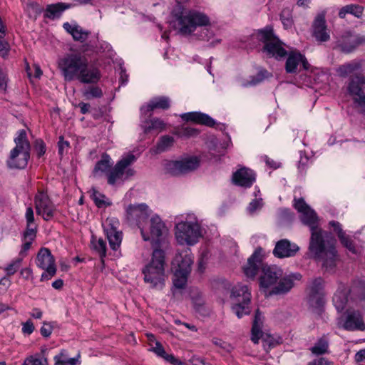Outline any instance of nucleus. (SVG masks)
<instances>
[{
  "label": "nucleus",
  "mask_w": 365,
  "mask_h": 365,
  "mask_svg": "<svg viewBox=\"0 0 365 365\" xmlns=\"http://www.w3.org/2000/svg\"><path fill=\"white\" fill-rule=\"evenodd\" d=\"M118 220L115 217L107 218L103 223L109 245L113 250H117L121 244L122 232L118 230Z\"/></svg>",
  "instance_id": "dca6fc26"
},
{
  "label": "nucleus",
  "mask_w": 365,
  "mask_h": 365,
  "mask_svg": "<svg viewBox=\"0 0 365 365\" xmlns=\"http://www.w3.org/2000/svg\"><path fill=\"white\" fill-rule=\"evenodd\" d=\"M365 43V37L346 32L336 42L335 48L349 53L354 51L359 45Z\"/></svg>",
  "instance_id": "f3484780"
},
{
  "label": "nucleus",
  "mask_w": 365,
  "mask_h": 365,
  "mask_svg": "<svg viewBox=\"0 0 365 365\" xmlns=\"http://www.w3.org/2000/svg\"><path fill=\"white\" fill-rule=\"evenodd\" d=\"M313 36L317 41L320 42L327 41L330 38L325 17L322 14L318 15L314 21Z\"/></svg>",
  "instance_id": "393cba45"
},
{
  "label": "nucleus",
  "mask_w": 365,
  "mask_h": 365,
  "mask_svg": "<svg viewBox=\"0 0 365 365\" xmlns=\"http://www.w3.org/2000/svg\"><path fill=\"white\" fill-rule=\"evenodd\" d=\"M350 299H365V282L362 280H355L351 285H348Z\"/></svg>",
  "instance_id": "f704fd0d"
},
{
  "label": "nucleus",
  "mask_w": 365,
  "mask_h": 365,
  "mask_svg": "<svg viewBox=\"0 0 365 365\" xmlns=\"http://www.w3.org/2000/svg\"><path fill=\"white\" fill-rule=\"evenodd\" d=\"M23 365H48V361L43 352L36 353L26 357Z\"/></svg>",
  "instance_id": "c03bdc74"
},
{
  "label": "nucleus",
  "mask_w": 365,
  "mask_h": 365,
  "mask_svg": "<svg viewBox=\"0 0 365 365\" xmlns=\"http://www.w3.org/2000/svg\"><path fill=\"white\" fill-rule=\"evenodd\" d=\"M25 217L26 220V229L24 232V240L34 241L36 236L37 228L36 226L32 227V224L34 223V213L33 208L29 207L26 208Z\"/></svg>",
  "instance_id": "2f4dec72"
},
{
  "label": "nucleus",
  "mask_w": 365,
  "mask_h": 365,
  "mask_svg": "<svg viewBox=\"0 0 365 365\" xmlns=\"http://www.w3.org/2000/svg\"><path fill=\"white\" fill-rule=\"evenodd\" d=\"M170 107V99L167 96L153 98L147 105L140 108L142 113L153 111L155 109L167 110Z\"/></svg>",
  "instance_id": "c85d7f7f"
},
{
  "label": "nucleus",
  "mask_w": 365,
  "mask_h": 365,
  "mask_svg": "<svg viewBox=\"0 0 365 365\" xmlns=\"http://www.w3.org/2000/svg\"><path fill=\"white\" fill-rule=\"evenodd\" d=\"M37 267L45 272L41 274V281L48 280L56 273L55 259L49 249L42 247L39 250L36 259Z\"/></svg>",
  "instance_id": "4468645a"
},
{
  "label": "nucleus",
  "mask_w": 365,
  "mask_h": 365,
  "mask_svg": "<svg viewBox=\"0 0 365 365\" xmlns=\"http://www.w3.org/2000/svg\"><path fill=\"white\" fill-rule=\"evenodd\" d=\"M62 354L54 356L55 365H76L78 364L77 358H70L68 359H61Z\"/></svg>",
  "instance_id": "864d4df0"
},
{
  "label": "nucleus",
  "mask_w": 365,
  "mask_h": 365,
  "mask_svg": "<svg viewBox=\"0 0 365 365\" xmlns=\"http://www.w3.org/2000/svg\"><path fill=\"white\" fill-rule=\"evenodd\" d=\"M34 150L38 158L43 156L46 153V144L41 139H37L34 143Z\"/></svg>",
  "instance_id": "6e6d98bb"
},
{
  "label": "nucleus",
  "mask_w": 365,
  "mask_h": 365,
  "mask_svg": "<svg viewBox=\"0 0 365 365\" xmlns=\"http://www.w3.org/2000/svg\"><path fill=\"white\" fill-rule=\"evenodd\" d=\"M258 38L264 43L263 52L269 57L281 59L287 55V52L283 47V43L274 34L272 28H265L258 33Z\"/></svg>",
  "instance_id": "6e6552de"
},
{
  "label": "nucleus",
  "mask_w": 365,
  "mask_h": 365,
  "mask_svg": "<svg viewBox=\"0 0 365 365\" xmlns=\"http://www.w3.org/2000/svg\"><path fill=\"white\" fill-rule=\"evenodd\" d=\"M14 142L16 146L11 150L6 165L11 169H24L28 165L31 151V145L25 130L18 131Z\"/></svg>",
  "instance_id": "423d86ee"
},
{
  "label": "nucleus",
  "mask_w": 365,
  "mask_h": 365,
  "mask_svg": "<svg viewBox=\"0 0 365 365\" xmlns=\"http://www.w3.org/2000/svg\"><path fill=\"white\" fill-rule=\"evenodd\" d=\"M180 118L185 121H191L195 123L213 127L215 121L207 114L200 112H189L180 115Z\"/></svg>",
  "instance_id": "bb28decb"
},
{
  "label": "nucleus",
  "mask_w": 365,
  "mask_h": 365,
  "mask_svg": "<svg viewBox=\"0 0 365 365\" xmlns=\"http://www.w3.org/2000/svg\"><path fill=\"white\" fill-rule=\"evenodd\" d=\"M143 239L150 241L153 247L158 246L168 235V230L158 215L153 216L150 220V231L147 232L144 227L140 229Z\"/></svg>",
  "instance_id": "f8f14e48"
},
{
  "label": "nucleus",
  "mask_w": 365,
  "mask_h": 365,
  "mask_svg": "<svg viewBox=\"0 0 365 365\" xmlns=\"http://www.w3.org/2000/svg\"><path fill=\"white\" fill-rule=\"evenodd\" d=\"M63 27L72 36L74 41L81 43L85 42L90 34L88 31L83 29L78 24L71 25L68 22H66L63 24Z\"/></svg>",
  "instance_id": "c756f323"
},
{
  "label": "nucleus",
  "mask_w": 365,
  "mask_h": 365,
  "mask_svg": "<svg viewBox=\"0 0 365 365\" xmlns=\"http://www.w3.org/2000/svg\"><path fill=\"white\" fill-rule=\"evenodd\" d=\"M126 214L128 219L135 221L138 227L141 229L143 227V223L148 218L150 210L148 206L144 203L130 205L126 209Z\"/></svg>",
  "instance_id": "a211bd4d"
},
{
  "label": "nucleus",
  "mask_w": 365,
  "mask_h": 365,
  "mask_svg": "<svg viewBox=\"0 0 365 365\" xmlns=\"http://www.w3.org/2000/svg\"><path fill=\"white\" fill-rule=\"evenodd\" d=\"M152 351L155 352L158 356H160L165 359L166 356L168 354L165 352L164 348L161 345V344L158 341L155 343V346L152 349Z\"/></svg>",
  "instance_id": "bf43d9fd"
},
{
  "label": "nucleus",
  "mask_w": 365,
  "mask_h": 365,
  "mask_svg": "<svg viewBox=\"0 0 365 365\" xmlns=\"http://www.w3.org/2000/svg\"><path fill=\"white\" fill-rule=\"evenodd\" d=\"M299 251V247L287 239L278 241L273 250V255L277 258L294 257Z\"/></svg>",
  "instance_id": "6ab92c4d"
},
{
  "label": "nucleus",
  "mask_w": 365,
  "mask_h": 365,
  "mask_svg": "<svg viewBox=\"0 0 365 365\" xmlns=\"http://www.w3.org/2000/svg\"><path fill=\"white\" fill-rule=\"evenodd\" d=\"M307 365H330V362L326 358L320 357L309 361Z\"/></svg>",
  "instance_id": "69168bd1"
},
{
  "label": "nucleus",
  "mask_w": 365,
  "mask_h": 365,
  "mask_svg": "<svg viewBox=\"0 0 365 365\" xmlns=\"http://www.w3.org/2000/svg\"><path fill=\"white\" fill-rule=\"evenodd\" d=\"M324 281L321 277L314 279L309 287L310 294H324L323 292Z\"/></svg>",
  "instance_id": "8fccbe9b"
},
{
  "label": "nucleus",
  "mask_w": 365,
  "mask_h": 365,
  "mask_svg": "<svg viewBox=\"0 0 365 365\" xmlns=\"http://www.w3.org/2000/svg\"><path fill=\"white\" fill-rule=\"evenodd\" d=\"M309 158L307 156L301 155L300 160H299L298 169L301 173L305 172L309 163Z\"/></svg>",
  "instance_id": "680f3d73"
},
{
  "label": "nucleus",
  "mask_w": 365,
  "mask_h": 365,
  "mask_svg": "<svg viewBox=\"0 0 365 365\" xmlns=\"http://www.w3.org/2000/svg\"><path fill=\"white\" fill-rule=\"evenodd\" d=\"M71 7L70 4L65 3L51 4L46 6L44 11V18L51 20L59 19L63 12Z\"/></svg>",
  "instance_id": "7c9ffc66"
},
{
  "label": "nucleus",
  "mask_w": 365,
  "mask_h": 365,
  "mask_svg": "<svg viewBox=\"0 0 365 365\" xmlns=\"http://www.w3.org/2000/svg\"><path fill=\"white\" fill-rule=\"evenodd\" d=\"M58 68L66 81H78L83 84H97L102 78L98 66L89 61L81 52L70 53L58 61Z\"/></svg>",
  "instance_id": "f03ea898"
},
{
  "label": "nucleus",
  "mask_w": 365,
  "mask_h": 365,
  "mask_svg": "<svg viewBox=\"0 0 365 365\" xmlns=\"http://www.w3.org/2000/svg\"><path fill=\"white\" fill-rule=\"evenodd\" d=\"M209 23H210V21ZM208 25H210V24L199 26L200 28V34L198 35V38L200 39L203 41H209L210 38L212 36V31L206 27ZM198 26H197L196 28ZM196 29H195V30Z\"/></svg>",
  "instance_id": "5fc2aeb1"
},
{
  "label": "nucleus",
  "mask_w": 365,
  "mask_h": 365,
  "mask_svg": "<svg viewBox=\"0 0 365 365\" xmlns=\"http://www.w3.org/2000/svg\"><path fill=\"white\" fill-rule=\"evenodd\" d=\"M23 261V257H18L10 262L4 268V272L7 276L14 275L20 269Z\"/></svg>",
  "instance_id": "de8ad7c7"
},
{
  "label": "nucleus",
  "mask_w": 365,
  "mask_h": 365,
  "mask_svg": "<svg viewBox=\"0 0 365 365\" xmlns=\"http://www.w3.org/2000/svg\"><path fill=\"white\" fill-rule=\"evenodd\" d=\"M280 19L285 29L290 28L293 23L290 9H283L280 14Z\"/></svg>",
  "instance_id": "3c124183"
},
{
  "label": "nucleus",
  "mask_w": 365,
  "mask_h": 365,
  "mask_svg": "<svg viewBox=\"0 0 365 365\" xmlns=\"http://www.w3.org/2000/svg\"><path fill=\"white\" fill-rule=\"evenodd\" d=\"M342 327L348 331H364L365 324L363 322L361 313L359 311L348 310L345 318L343 319Z\"/></svg>",
  "instance_id": "412c9836"
},
{
  "label": "nucleus",
  "mask_w": 365,
  "mask_h": 365,
  "mask_svg": "<svg viewBox=\"0 0 365 365\" xmlns=\"http://www.w3.org/2000/svg\"><path fill=\"white\" fill-rule=\"evenodd\" d=\"M294 207L301 213L302 222L310 228L309 251L311 257L322 261V266L327 272L334 271L338 260L335 239L331 233L319 227L317 213L302 197L294 198Z\"/></svg>",
  "instance_id": "f257e3e1"
},
{
  "label": "nucleus",
  "mask_w": 365,
  "mask_h": 365,
  "mask_svg": "<svg viewBox=\"0 0 365 365\" xmlns=\"http://www.w3.org/2000/svg\"><path fill=\"white\" fill-rule=\"evenodd\" d=\"M193 263V257L190 250L176 254L173 262V271H180L185 274H190Z\"/></svg>",
  "instance_id": "aec40b11"
},
{
  "label": "nucleus",
  "mask_w": 365,
  "mask_h": 365,
  "mask_svg": "<svg viewBox=\"0 0 365 365\" xmlns=\"http://www.w3.org/2000/svg\"><path fill=\"white\" fill-rule=\"evenodd\" d=\"M264 264L261 259V249H257L247 260V265L244 267L245 274L250 278H254L259 267Z\"/></svg>",
  "instance_id": "a878e982"
},
{
  "label": "nucleus",
  "mask_w": 365,
  "mask_h": 365,
  "mask_svg": "<svg viewBox=\"0 0 365 365\" xmlns=\"http://www.w3.org/2000/svg\"><path fill=\"white\" fill-rule=\"evenodd\" d=\"M173 272V288L172 289V292L173 296L177 297L179 294L181 293V290L185 288L187 284V277L189 274H185L180 272V271Z\"/></svg>",
  "instance_id": "c9c22d12"
},
{
  "label": "nucleus",
  "mask_w": 365,
  "mask_h": 365,
  "mask_svg": "<svg viewBox=\"0 0 365 365\" xmlns=\"http://www.w3.org/2000/svg\"><path fill=\"white\" fill-rule=\"evenodd\" d=\"M299 63H302L304 70H308L309 68L310 65L304 55L297 51L290 52L285 65L287 73H296Z\"/></svg>",
  "instance_id": "5701e85b"
},
{
  "label": "nucleus",
  "mask_w": 365,
  "mask_h": 365,
  "mask_svg": "<svg viewBox=\"0 0 365 365\" xmlns=\"http://www.w3.org/2000/svg\"><path fill=\"white\" fill-rule=\"evenodd\" d=\"M173 134L180 138H191L197 136L199 134V130L193 127L182 126L176 128Z\"/></svg>",
  "instance_id": "37998d69"
},
{
  "label": "nucleus",
  "mask_w": 365,
  "mask_h": 365,
  "mask_svg": "<svg viewBox=\"0 0 365 365\" xmlns=\"http://www.w3.org/2000/svg\"><path fill=\"white\" fill-rule=\"evenodd\" d=\"M361 62L358 60H353L340 65L336 68V72L339 76L346 78L356 71L361 70Z\"/></svg>",
  "instance_id": "473e14b6"
},
{
  "label": "nucleus",
  "mask_w": 365,
  "mask_h": 365,
  "mask_svg": "<svg viewBox=\"0 0 365 365\" xmlns=\"http://www.w3.org/2000/svg\"><path fill=\"white\" fill-rule=\"evenodd\" d=\"M69 145H70L69 142L67 140H64V138L63 136H60L59 140L58 142V154L61 156H63L65 153H67Z\"/></svg>",
  "instance_id": "4d7b16f0"
},
{
  "label": "nucleus",
  "mask_w": 365,
  "mask_h": 365,
  "mask_svg": "<svg viewBox=\"0 0 365 365\" xmlns=\"http://www.w3.org/2000/svg\"><path fill=\"white\" fill-rule=\"evenodd\" d=\"M283 271L276 265L262 266L259 277V285L264 292L269 290L267 295H282L288 293L294 287V280L299 279L301 275L294 274L282 277Z\"/></svg>",
  "instance_id": "7ed1b4c3"
},
{
  "label": "nucleus",
  "mask_w": 365,
  "mask_h": 365,
  "mask_svg": "<svg viewBox=\"0 0 365 365\" xmlns=\"http://www.w3.org/2000/svg\"><path fill=\"white\" fill-rule=\"evenodd\" d=\"M201 237V227L194 215H188L185 221L175 225V238L180 245H193Z\"/></svg>",
  "instance_id": "0eeeda50"
},
{
  "label": "nucleus",
  "mask_w": 365,
  "mask_h": 365,
  "mask_svg": "<svg viewBox=\"0 0 365 365\" xmlns=\"http://www.w3.org/2000/svg\"><path fill=\"white\" fill-rule=\"evenodd\" d=\"M176 5L173 10V14L178 21L179 31L184 35L191 34L197 26L207 25L210 22L209 17L204 13L195 11H187L184 4L187 0H175Z\"/></svg>",
  "instance_id": "20e7f679"
},
{
  "label": "nucleus",
  "mask_w": 365,
  "mask_h": 365,
  "mask_svg": "<svg viewBox=\"0 0 365 365\" xmlns=\"http://www.w3.org/2000/svg\"><path fill=\"white\" fill-rule=\"evenodd\" d=\"M364 7L359 4H348L341 7L339 11V16L344 19L346 14H351L356 18H361L363 15Z\"/></svg>",
  "instance_id": "58836bf2"
},
{
  "label": "nucleus",
  "mask_w": 365,
  "mask_h": 365,
  "mask_svg": "<svg viewBox=\"0 0 365 365\" xmlns=\"http://www.w3.org/2000/svg\"><path fill=\"white\" fill-rule=\"evenodd\" d=\"M144 280L155 289H162L165 282V252L154 249L150 261L143 269Z\"/></svg>",
  "instance_id": "39448f33"
},
{
  "label": "nucleus",
  "mask_w": 365,
  "mask_h": 365,
  "mask_svg": "<svg viewBox=\"0 0 365 365\" xmlns=\"http://www.w3.org/2000/svg\"><path fill=\"white\" fill-rule=\"evenodd\" d=\"M7 87V80L5 73L0 68V90L5 91Z\"/></svg>",
  "instance_id": "338daca9"
},
{
  "label": "nucleus",
  "mask_w": 365,
  "mask_h": 365,
  "mask_svg": "<svg viewBox=\"0 0 365 365\" xmlns=\"http://www.w3.org/2000/svg\"><path fill=\"white\" fill-rule=\"evenodd\" d=\"M262 206H263L262 199V198H259V199L256 198V199L252 200L250 202L247 210L250 215H253L257 211L261 210Z\"/></svg>",
  "instance_id": "603ef678"
},
{
  "label": "nucleus",
  "mask_w": 365,
  "mask_h": 365,
  "mask_svg": "<svg viewBox=\"0 0 365 365\" xmlns=\"http://www.w3.org/2000/svg\"><path fill=\"white\" fill-rule=\"evenodd\" d=\"M347 89L352 97L354 108L359 113L365 115V77L356 75L351 78Z\"/></svg>",
  "instance_id": "9b49d317"
},
{
  "label": "nucleus",
  "mask_w": 365,
  "mask_h": 365,
  "mask_svg": "<svg viewBox=\"0 0 365 365\" xmlns=\"http://www.w3.org/2000/svg\"><path fill=\"white\" fill-rule=\"evenodd\" d=\"M91 197L98 208L109 207L112 205V202L103 193L100 192L95 188H92Z\"/></svg>",
  "instance_id": "ea45409f"
},
{
  "label": "nucleus",
  "mask_w": 365,
  "mask_h": 365,
  "mask_svg": "<svg viewBox=\"0 0 365 365\" xmlns=\"http://www.w3.org/2000/svg\"><path fill=\"white\" fill-rule=\"evenodd\" d=\"M232 180L236 185L250 187L255 182V174L251 169L243 167L232 174Z\"/></svg>",
  "instance_id": "4be33fe9"
},
{
  "label": "nucleus",
  "mask_w": 365,
  "mask_h": 365,
  "mask_svg": "<svg viewBox=\"0 0 365 365\" xmlns=\"http://www.w3.org/2000/svg\"><path fill=\"white\" fill-rule=\"evenodd\" d=\"M173 137L170 135L162 136L156 145L158 153H163L169 150L174 144Z\"/></svg>",
  "instance_id": "49530a36"
},
{
  "label": "nucleus",
  "mask_w": 365,
  "mask_h": 365,
  "mask_svg": "<svg viewBox=\"0 0 365 365\" xmlns=\"http://www.w3.org/2000/svg\"><path fill=\"white\" fill-rule=\"evenodd\" d=\"M83 96L86 99L100 98L103 96V91L100 87L91 86L83 91Z\"/></svg>",
  "instance_id": "09e8293b"
},
{
  "label": "nucleus",
  "mask_w": 365,
  "mask_h": 365,
  "mask_svg": "<svg viewBox=\"0 0 365 365\" xmlns=\"http://www.w3.org/2000/svg\"><path fill=\"white\" fill-rule=\"evenodd\" d=\"M350 297L348 285L339 283L338 289L333 297V303L338 312L344 309L346 303Z\"/></svg>",
  "instance_id": "cd10ccee"
},
{
  "label": "nucleus",
  "mask_w": 365,
  "mask_h": 365,
  "mask_svg": "<svg viewBox=\"0 0 365 365\" xmlns=\"http://www.w3.org/2000/svg\"><path fill=\"white\" fill-rule=\"evenodd\" d=\"M34 206L36 214L46 221L51 220L56 211V205L44 190H38L34 196Z\"/></svg>",
  "instance_id": "ddd939ff"
},
{
  "label": "nucleus",
  "mask_w": 365,
  "mask_h": 365,
  "mask_svg": "<svg viewBox=\"0 0 365 365\" xmlns=\"http://www.w3.org/2000/svg\"><path fill=\"white\" fill-rule=\"evenodd\" d=\"M308 303L314 312L319 314L324 304V294H309Z\"/></svg>",
  "instance_id": "a19ab883"
},
{
  "label": "nucleus",
  "mask_w": 365,
  "mask_h": 365,
  "mask_svg": "<svg viewBox=\"0 0 365 365\" xmlns=\"http://www.w3.org/2000/svg\"><path fill=\"white\" fill-rule=\"evenodd\" d=\"M53 327L50 323L43 322V326L40 329L41 334L44 337H48L51 334Z\"/></svg>",
  "instance_id": "052dcab7"
},
{
  "label": "nucleus",
  "mask_w": 365,
  "mask_h": 365,
  "mask_svg": "<svg viewBox=\"0 0 365 365\" xmlns=\"http://www.w3.org/2000/svg\"><path fill=\"white\" fill-rule=\"evenodd\" d=\"M146 123H148V125H145L144 128V131L146 133L153 130L162 131L165 129L166 124L163 120L158 118H153Z\"/></svg>",
  "instance_id": "a18cd8bd"
},
{
  "label": "nucleus",
  "mask_w": 365,
  "mask_h": 365,
  "mask_svg": "<svg viewBox=\"0 0 365 365\" xmlns=\"http://www.w3.org/2000/svg\"><path fill=\"white\" fill-rule=\"evenodd\" d=\"M113 163L110 157L108 154L103 153L101 160L96 163L94 167L93 175L96 176L99 173L108 174V171L111 170Z\"/></svg>",
  "instance_id": "4c0bfd02"
},
{
  "label": "nucleus",
  "mask_w": 365,
  "mask_h": 365,
  "mask_svg": "<svg viewBox=\"0 0 365 365\" xmlns=\"http://www.w3.org/2000/svg\"><path fill=\"white\" fill-rule=\"evenodd\" d=\"M91 247L99 255V257L103 259L106 256V243L102 239H96L95 237H92L91 241Z\"/></svg>",
  "instance_id": "79ce46f5"
},
{
  "label": "nucleus",
  "mask_w": 365,
  "mask_h": 365,
  "mask_svg": "<svg viewBox=\"0 0 365 365\" xmlns=\"http://www.w3.org/2000/svg\"><path fill=\"white\" fill-rule=\"evenodd\" d=\"M232 299V311L238 318L250 314L251 293L248 287L243 284L235 286L231 292Z\"/></svg>",
  "instance_id": "9d476101"
},
{
  "label": "nucleus",
  "mask_w": 365,
  "mask_h": 365,
  "mask_svg": "<svg viewBox=\"0 0 365 365\" xmlns=\"http://www.w3.org/2000/svg\"><path fill=\"white\" fill-rule=\"evenodd\" d=\"M34 330V326L31 320L26 321L22 324V331L24 334H31Z\"/></svg>",
  "instance_id": "e2e57ef3"
},
{
  "label": "nucleus",
  "mask_w": 365,
  "mask_h": 365,
  "mask_svg": "<svg viewBox=\"0 0 365 365\" xmlns=\"http://www.w3.org/2000/svg\"><path fill=\"white\" fill-rule=\"evenodd\" d=\"M329 224L336 233L341 245L352 254H357L358 250L356 247L355 246L351 237L344 232L341 228V225L336 221H330Z\"/></svg>",
  "instance_id": "b1692460"
},
{
  "label": "nucleus",
  "mask_w": 365,
  "mask_h": 365,
  "mask_svg": "<svg viewBox=\"0 0 365 365\" xmlns=\"http://www.w3.org/2000/svg\"><path fill=\"white\" fill-rule=\"evenodd\" d=\"M135 160L136 158L132 153L123 156L108 173V183L114 185L116 183L123 182L125 180L134 175V170L130 168L129 166Z\"/></svg>",
  "instance_id": "1a4fd4ad"
},
{
  "label": "nucleus",
  "mask_w": 365,
  "mask_h": 365,
  "mask_svg": "<svg viewBox=\"0 0 365 365\" xmlns=\"http://www.w3.org/2000/svg\"><path fill=\"white\" fill-rule=\"evenodd\" d=\"M355 360L358 363H365V349L359 350L355 354Z\"/></svg>",
  "instance_id": "774afa93"
},
{
  "label": "nucleus",
  "mask_w": 365,
  "mask_h": 365,
  "mask_svg": "<svg viewBox=\"0 0 365 365\" xmlns=\"http://www.w3.org/2000/svg\"><path fill=\"white\" fill-rule=\"evenodd\" d=\"M32 242L33 241L31 240H24V242L21 246L19 257L24 258V257L26 255V252L31 248Z\"/></svg>",
  "instance_id": "0e129e2a"
},
{
  "label": "nucleus",
  "mask_w": 365,
  "mask_h": 365,
  "mask_svg": "<svg viewBox=\"0 0 365 365\" xmlns=\"http://www.w3.org/2000/svg\"><path fill=\"white\" fill-rule=\"evenodd\" d=\"M262 323L263 317L259 310L257 309L252 327L251 340L254 342V344H258L259 339L262 336Z\"/></svg>",
  "instance_id": "72a5a7b5"
},
{
  "label": "nucleus",
  "mask_w": 365,
  "mask_h": 365,
  "mask_svg": "<svg viewBox=\"0 0 365 365\" xmlns=\"http://www.w3.org/2000/svg\"><path fill=\"white\" fill-rule=\"evenodd\" d=\"M267 74H268V72L267 71H260L257 74V77H252V80L248 83L245 84L244 86H255L262 81L263 79L267 76Z\"/></svg>",
  "instance_id": "13d9d810"
},
{
  "label": "nucleus",
  "mask_w": 365,
  "mask_h": 365,
  "mask_svg": "<svg viewBox=\"0 0 365 365\" xmlns=\"http://www.w3.org/2000/svg\"><path fill=\"white\" fill-rule=\"evenodd\" d=\"M329 341L326 335L319 338L309 350L314 356H322L329 353Z\"/></svg>",
  "instance_id": "e433bc0d"
},
{
  "label": "nucleus",
  "mask_w": 365,
  "mask_h": 365,
  "mask_svg": "<svg viewBox=\"0 0 365 365\" xmlns=\"http://www.w3.org/2000/svg\"><path fill=\"white\" fill-rule=\"evenodd\" d=\"M200 166L197 157H187L179 160H172L166 164L165 168L170 174L179 175L194 171Z\"/></svg>",
  "instance_id": "2eb2a0df"
}]
</instances>
